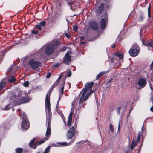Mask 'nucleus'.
<instances>
[{"label":"nucleus","mask_w":153,"mask_h":153,"mask_svg":"<svg viewBox=\"0 0 153 153\" xmlns=\"http://www.w3.org/2000/svg\"><path fill=\"white\" fill-rule=\"evenodd\" d=\"M50 93H48L46 96L45 100V105L47 117L46 123L48 124L45 134L46 136L44 140L37 142L34 146H33V144L35 140V138H34L31 140L29 143V145L30 147L34 149H36L37 146L43 143L45 140H48L51 133V122L50 120L51 113L50 108Z\"/></svg>","instance_id":"nucleus-1"},{"label":"nucleus","mask_w":153,"mask_h":153,"mask_svg":"<svg viewBox=\"0 0 153 153\" xmlns=\"http://www.w3.org/2000/svg\"><path fill=\"white\" fill-rule=\"evenodd\" d=\"M9 96L10 97L12 96L10 98V101L13 103L9 104L6 106L4 110H6L10 109L12 107L13 104L14 105H17L21 103H26L31 99L28 95L23 91H17L14 94L12 92L9 94Z\"/></svg>","instance_id":"nucleus-2"},{"label":"nucleus","mask_w":153,"mask_h":153,"mask_svg":"<svg viewBox=\"0 0 153 153\" xmlns=\"http://www.w3.org/2000/svg\"><path fill=\"white\" fill-rule=\"evenodd\" d=\"M94 84L93 82L87 83L85 88L81 91L80 94V100L78 104L76 100L73 101L72 103V108L76 107L77 108H80L83 106V103L85 101L93 92L92 90V87Z\"/></svg>","instance_id":"nucleus-3"},{"label":"nucleus","mask_w":153,"mask_h":153,"mask_svg":"<svg viewBox=\"0 0 153 153\" xmlns=\"http://www.w3.org/2000/svg\"><path fill=\"white\" fill-rule=\"evenodd\" d=\"M59 42L57 40L52 41L50 43L43 47L42 50H45V53L48 55L52 54L54 52L55 48L59 44Z\"/></svg>","instance_id":"nucleus-4"},{"label":"nucleus","mask_w":153,"mask_h":153,"mask_svg":"<svg viewBox=\"0 0 153 153\" xmlns=\"http://www.w3.org/2000/svg\"><path fill=\"white\" fill-rule=\"evenodd\" d=\"M20 115L22 116V123L21 124V128L23 130H26L28 129L29 127V124L28 119L26 117L25 113L19 110Z\"/></svg>","instance_id":"nucleus-5"},{"label":"nucleus","mask_w":153,"mask_h":153,"mask_svg":"<svg viewBox=\"0 0 153 153\" xmlns=\"http://www.w3.org/2000/svg\"><path fill=\"white\" fill-rule=\"evenodd\" d=\"M146 79L145 78L140 79L137 82V88L140 89L144 87L146 84Z\"/></svg>","instance_id":"nucleus-6"},{"label":"nucleus","mask_w":153,"mask_h":153,"mask_svg":"<svg viewBox=\"0 0 153 153\" xmlns=\"http://www.w3.org/2000/svg\"><path fill=\"white\" fill-rule=\"evenodd\" d=\"M28 63L33 69L38 68L40 65V62L36 61L33 59L29 60Z\"/></svg>","instance_id":"nucleus-7"},{"label":"nucleus","mask_w":153,"mask_h":153,"mask_svg":"<svg viewBox=\"0 0 153 153\" xmlns=\"http://www.w3.org/2000/svg\"><path fill=\"white\" fill-rule=\"evenodd\" d=\"M75 132V129L74 127H72L68 130L67 134L66 137L68 139H71L72 138Z\"/></svg>","instance_id":"nucleus-8"},{"label":"nucleus","mask_w":153,"mask_h":153,"mask_svg":"<svg viewBox=\"0 0 153 153\" xmlns=\"http://www.w3.org/2000/svg\"><path fill=\"white\" fill-rule=\"evenodd\" d=\"M71 53L70 51H68L64 58V61L65 62L66 64H68L71 62V57L69 55Z\"/></svg>","instance_id":"nucleus-9"},{"label":"nucleus","mask_w":153,"mask_h":153,"mask_svg":"<svg viewBox=\"0 0 153 153\" xmlns=\"http://www.w3.org/2000/svg\"><path fill=\"white\" fill-rule=\"evenodd\" d=\"M139 51L138 49L132 48L130 49L129 53L131 56H137Z\"/></svg>","instance_id":"nucleus-10"},{"label":"nucleus","mask_w":153,"mask_h":153,"mask_svg":"<svg viewBox=\"0 0 153 153\" xmlns=\"http://www.w3.org/2000/svg\"><path fill=\"white\" fill-rule=\"evenodd\" d=\"M107 20L106 17L102 18L100 21L101 27L102 29L106 27V22Z\"/></svg>","instance_id":"nucleus-11"},{"label":"nucleus","mask_w":153,"mask_h":153,"mask_svg":"<svg viewBox=\"0 0 153 153\" xmlns=\"http://www.w3.org/2000/svg\"><path fill=\"white\" fill-rule=\"evenodd\" d=\"M143 44L145 46H150L152 48L153 47V40L151 41V42L147 41L145 42L143 40H142Z\"/></svg>","instance_id":"nucleus-12"},{"label":"nucleus","mask_w":153,"mask_h":153,"mask_svg":"<svg viewBox=\"0 0 153 153\" xmlns=\"http://www.w3.org/2000/svg\"><path fill=\"white\" fill-rule=\"evenodd\" d=\"M90 26L91 28L94 30H96L98 28V24L95 22H91L90 23Z\"/></svg>","instance_id":"nucleus-13"},{"label":"nucleus","mask_w":153,"mask_h":153,"mask_svg":"<svg viewBox=\"0 0 153 153\" xmlns=\"http://www.w3.org/2000/svg\"><path fill=\"white\" fill-rule=\"evenodd\" d=\"M72 114V111H71L68 117V125L69 127L70 126L71 124Z\"/></svg>","instance_id":"nucleus-14"},{"label":"nucleus","mask_w":153,"mask_h":153,"mask_svg":"<svg viewBox=\"0 0 153 153\" xmlns=\"http://www.w3.org/2000/svg\"><path fill=\"white\" fill-rule=\"evenodd\" d=\"M105 5L104 6V4L103 3H101L100 4V6L98 8V10L97 11V13H102V10L104 7H105Z\"/></svg>","instance_id":"nucleus-15"},{"label":"nucleus","mask_w":153,"mask_h":153,"mask_svg":"<svg viewBox=\"0 0 153 153\" xmlns=\"http://www.w3.org/2000/svg\"><path fill=\"white\" fill-rule=\"evenodd\" d=\"M114 55L118 57L120 59H123V53H120L119 52H117L115 53Z\"/></svg>","instance_id":"nucleus-16"},{"label":"nucleus","mask_w":153,"mask_h":153,"mask_svg":"<svg viewBox=\"0 0 153 153\" xmlns=\"http://www.w3.org/2000/svg\"><path fill=\"white\" fill-rule=\"evenodd\" d=\"M73 140H71V142L69 143H67L66 142H61L58 143V144L61 145H62L63 146H68L70 145L71 143L73 142Z\"/></svg>","instance_id":"nucleus-17"},{"label":"nucleus","mask_w":153,"mask_h":153,"mask_svg":"<svg viewBox=\"0 0 153 153\" xmlns=\"http://www.w3.org/2000/svg\"><path fill=\"white\" fill-rule=\"evenodd\" d=\"M137 143L135 142L134 139H133L132 143L131 145V149H132L134 148L136 146Z\"/></svg>","instance_id":"nucleus-18"},{"label":"nucleus","mask_w":153,"mask_h":153,"mask_svg":"<svg viewBox=\"0 0 153 153\" xmlns=\"http://www.w3.org/2000/svg\"><path fill=\"white\" fill-rule=\"evenodd\" d=\"M8 81L11 83L15 81V79L13 76H12L9 78Z\"/></svg>","instance_id":"nucleus-19"},{"label":"nucleus","mask_w":153,"mask_h":153,"mask_svg":"<svg viewBox=\"0 0 153 153\" xmlns=\"http://www.w3.org/2000/svg\"><path fill=\"white\" fill-rule=\"evenodd\" d=\"M65 84V81L64 80L63 81V86L61 88L60 90V92L61 93V95H62L63 94V90H64V85ZM61 95V94L60 93V94H59V98L60 97V96Z\"/></svg>","instance_id":"nucleus-20"},{"label":"nucleus","mask_w":153,"mask_h":153,"mask_svg":"<svg viewBox=\"0 0 153 153\" xmlns=\"http://www.w3.org/2000/svg\"><path fill=\"white\" fill-rule=\"evenodd\" d=\"M150 89L152 91L153 90V80L152 79L150 80L149 82Z\"/></svg>","instance_id":"nucleus-21"},{"label":"nucleus","mask_w":153,"mask_h":153,"mask_svg":"<svg viewBox=\"0 0 153 153\" xmlns=\"http://www.w3.org/2000/svg\"><path fill=\"white\" fill-rule=\"evenodd\" d=\"M16 153H21L23 151V149L20 148H17L16 149Z\"/></svg>","instance_id":"nucleus-22"},{"label":"nucleus","mask_w":153,"mask_h":153,"mask_svg":"<svg viewBox=\"0 0 153 153\" xmlns=\"http://www.w3.org/2000/svg\"><path fill=\"white\" fill-rule=\"evenodd\" d=\"M105 73V72H100L99 74L97 75L96 76V77L97 79H98L101 76L103 75Z\"/></svg>","instance_id":"nucleus-23"},{"label":"nucleus","mask_w":153,"mask_h":153,"mask_svg":"<svg viewBox=\"0 0 153 153\" xmlns=\"http://www.w3.org/2000/svg\"><path fill=\"white\" fill-rule=\"evenodd\" d=\"M51 147V146H48L45 150L43 153H48L50 150V149Z\"/></svg>","instance_id":"nucleus-24"},{"label":"nucleus","mask_w":153,"mask_h":153,"mask_svg":"<svg viewBox=\"0 0 153 153\" xmlns=\"http://www.w3.org/2000/svg\"><path fill=\"white\" fill-rule=\"evenodd\" d=\"M61 76H60L59 77L58 79L56 81V82L54 84H53L54 86L56 87V86L58 85V82H59V80L61 79Z\"/></svg>","instance_id":"nucleus-25"},{"label":"nucleus","mask_w":153,"mask_h":153,"mask_svg":"<svg viewBox=\"0 0 153 153\" xmlns=\"http://www.w3.org/2000/svg\"><path fill=\"white\" fill-rule=\"evenodd\" d=\"M148 16L150 17L151 16V12H150V4H149V7L148 9Z\"/></svg>","instance_id":"nucleus-26"},{"label":"nucleus","mask_w":153,"mask_h":153,"mask_svg":"<svg viewBox=\"0 0 153 153\" xmlns=\"http://www.w3.org/2000/svg\"><path fill=\"white\" fill-rule=\"evenodd\" d=\"M109 128L110 129L111 131L112 132H113L114 131V128L113 125L110 124L109 125Z\"/></svg>","instance_id":"nucleus-27"},{"label":"nucleus","mask_w":153,"mask_h":153,"mask_svg":"<svg viewBox=\"0 0 153 153\" xmlns=\"http://www.w3.org/2000/svg\"><path fill=\"white\" fill-rule=\"evenodd\" d=\"M46 22L45 21H42L39 23V25L42 26H44Z\"/></svg>","instance_id":"nucleus-28"},{"label":"nucleus","mask_w":153,"mask_h":153,"mask_svg":"<svg viewBox=\"0 0 153 153\" xmlns=\"http://www.w3.org/2000/svg\"><path fill=\"white\" fill-rule=\"evenodd\" d=\"M5 84V82H2L0 83V90L1 89V88L3 87Z\"/></svg>","instance_id":"nucleus-29"},{"label":"nucleus","mask_w":153,"mask_h":153,"mask_svg":"<svg viewBox=\"0 0 153 153\" xmlns=\"http://www.w3.org/2000/svg\"><path fill=\"white\" fill-rule=\"evenodd\" d=\"M32 33L34 34L35 35H36L38 34V32L37 30H31Z\"/></svg>","instance_id":"nucleus-30"},{"label":"nucleus","mask_w":153,"mask_h":153,"mask_svg":"<svg viewBox=\"0 0 153 153\" xmlns=\"http://www.w3.org/2000/svg\"><path fill=\"white\" fill-rule=\"evenodd\" d=\"M138 46L136 44H134L132 46V48L138 49Z\"/></svg>","instance_id":"nucleus-31"},{"label":"nucleus","mask_w":153,"mask_h":153,"mask_svg":"<svg viewBox=\"0 0 153 153\" xmlns=\"http://www.w3.org/2000/svg\"><path fill=\"white\" fill-rule=\"evenodd\" d=\"M29 82L28 81H26L23 83V85L24 86L27 87L29 85Z\"/></svg>","instance_id":"nucleus-32"},{"label":"nucleus","mask_w":153,"mask_h":153,"mask_svg":"<svg viewBox=\"0 0 153 153\" xmlns=\"http://www.w3.org/2000/svg\"><path fill=\"white\" fill-rule=\"evenodd\" d=\"M140 137V133L139 132L138 135V136H137V141H136L137 142H138L139 141Z\"/></svg>","instance_id":"nucleus-33"},{"label":"nucleus","mask_w":153,"mask_h":153,"mask_svg":"<svg viewBox=\"0 0 153 153\" xmlns=\"http://www.w3.org/2000/svg\"><path fill=\"white\" fill-rule=\"evenodd\" d=\"M40 25H36L35 27L38 28L39 30H41L42 29V28Z\"/></svg>","instance_id":"nucleus-34"},{"label":"nucleus","mask_w":153,"mask_h":153,"mask_svg":"<svg viewBox=\"0 0 153 153\" xmlns=\"http://www.w3.org/2000/svg\"><path fill=\"white\" fill-rule=\"evenodd\" d=\"M73 30L75 31H76L77 30V27L76 26V25H74L73 26Z\"/></svg>","instance_id":"nucleus-35"},{"label":"nucleus","mask_w":153,"mask_h":153,"mask_svg":"<svg viewBox=\"0 0 153 153\" xmlns=\"http://www.w3.org/2000/svg\"><path fill=\"white\" fill-rule=\"evenodd\" d=\"M120 107H119L118 108L117 110V114H120Z\"/></svg>","instance_id":"nucleus-36"},{"label":"nucleus","mask_w":153,"mask_h":153,"mask_svg":"<svg viewBox=\"0 0 153 153\" xmlns=\"http://www.w3.org/2000/svg\"><path fill=\"white\" fill-rule=\"evenodd\" d=\"M84 39V38L83 37H80V40H81V44H84L85 43V42H82V40H83Z\"/></svg>","instance_id":"nucleus-37"},{"label":"nucleus","mask_w":153,"mask_h":153,"mask_svg":"<svg viewBox=\"0 0 153 153\" xmlns=\"http://www.w3.org/2000/svg\"><path fill=\"white\" fill-rule=\"evenodd\" d=\"M144 19V17L143 16H141L140 18L139 19V20L140 21H142Z\"/></svg>","instance_id":"nucleus-38"},{"label":"nucleus","mask_w":153,"mask_h":153,"mask_svg":"<svg viewBox=\"0 0 153 153\" xmlns=\"http://www.w3.org/2000/svg\"><path fill=\"white\" fill-rule=\"evenodd\" d=\"M68 4H69V5H70V7H71V9L72 10H73L72 6L73 5V3L72 2H71V3L69 2Z\"/></svg>","instance_id":"nucleus-39"},{"label":"nucleus","mask_w":153,"mask_h":153,"mask_svg":"<svg viewBox=\"0 0 153 153\" xmlns=\"http://www.w3.org/2000/svg\"><path fill=\"white\" fill-rule=\"evenodd\" d=\"M71 71H69L68 72V73L67 74V77H69V76H71Z\"/></svg>","instance_id":"nucleus-40"},{"label":"nucleus","mask_w":153,"mask_h":153,"mask_svg":"<svg viewBox=\"0 0 153 153\" xmlns=\"http://www.w3.org/2000/svg\"><path fill=\"white\" fill-rule=\"evenodd\" d=\"M120 120H119L118 123V131H119L120 130Z\"/></svg>","instance_id":"nucleus-41"},{"label":"nucleus","mask_w":153,"mask_h":153,"mask_svg":"<svg viewBox=\"0 0 153 153\" xmlns=\"http://www.w3.org/2000/svg\"><path fill=\"white\" fill-rule=\"evenodd\" d=\"M50 76H51V74L50 73H48L47 75V76H46V77L47 78H49L50 77Z\"/></svg>","instance_id":"nucleus-42"},{"label":"nucleus","mask_w":153,"mask_h":153,"mask_svg":"<svg viewBox=\"0 0 153 153\" xmlns=\"http://www.w3.org/2000/svg\"><path fill=\"white\" fill-rule=\"evenodd\" d=\"M65 36L69 38L70 37V35L69 34H68L67 33L65 34Z\"/></svg>","instance_id":"nucleus-43"},{"label":"nucleus","mask_w":153,"mask_h":153,"mask_svg":"<svg viewBox=\"0 0 153 153\" xmlns=\"http://www.w3.org/2000/svg\"><path fill=\"white\" fill-rule=\"evenodd\" d=\"M153 68V60L151 64V69H152Z\"/></svg>","instance_id":"nucleus-44"},{"label":"nucleus","mask_w":153,"mask_h":153,"mask_svg":"<svg viewBox=\"0 0 153 153\" xmlns=\"http://www.w3.org/2000/svg\"><path fill=\"white\" fill-rule=\"evenodd\" d=\"M3 56H2L0 58V62H1L2 60H3Z\"/></svg>","instance_id":"nucleus-45"},{"label":"nucleus","mask_w":153,"mask_h":153,"mask_svg":"<svg viewBox=\"0 0 153 153\" xmlns=\"http://www.w3.org/2000/svg\"><path fill=\"white\" fill-rule=\"evenodd\" d=\"M55 87V86H54V85H53L51 87V89L53 90Z\"/></svg>","instance_id":"nucleus-46"},{"label":"nucleus","mask_w":153,"mask_h":153,"mask_svg":"<svg viewBox=\"0 0 153 153\" xmlns=\"http://www.w3.org/2000/svg\"><path fill=\"white\" fill-rule=\"evenodd\" d=\"M59 65V64L58 63H57L55 65H54V66L56 67H57L58 65Z\"/></svg>","instance_id":"nucleus-47"},{"label":"nucleus","mask_w":153,"mask_h":153,"mask_svg":"<svg viewBox=\"0 0 153 153\" xmlns=\"http://www.w3.org/2000/svg\"><path fill=\"white\" fill-rule=\"evenodd\" d=\"M150 110L151 111L153 112V106H152L151 108H150Z\"/></svg>","instance_id":"nucleus-48"},{"label":"nucleus","mask_w":153,"mask_h":153,"mask_svg":"<svg viewBox=\"0 0 153 153\" xmlns=\"http://www.w3.org/2000/svg\"><path fill=\"white\" fill-rule=\"evenodd\" d=\"M132 110V108H131L129 110V112L131 113Z\"/></svg>","instance_id":"nucleus-49"},{"label":"nucleus","mask_w":153,"mask_h":153,"mask_svg":"<svg viewBox=\"0 0 153 153\" xmlns=\"http://www.w3.org/2000/svg\"><path fill=\"white\" fill-rule=\"evenodd\" d=\"M66 50V48H65V49H64L63 50H62V51H65Z\"/></svg>","instance_id":"nucleus-50"},{"label":"nucleus","mask_w":153,"mask_h":153,"mask_svg":"<svg viewBox=\"0 0 153 153\" xmlns=\"http://www.w3.org/2000/svg\"><path fill=\"white\" fill-rule=\"evenodd\" d=\"M115 47V45H112V48H114Z\"/></svg>","instance_id":"nucleus-51"},{"label":"nucleus","mask_w":153,"mask_h":153,"mask_svg":"<svg viewBox=\"0 0 153 153\" xmlns=\"http://www.w3.org/2000/svg\"><path fill=\"white\" fill-rule=\"evenodd\" d=\"M114 57H113L112 58V59H111V61L112 62H113L114 61Z\"/></svg>","instance_id":"nucleus-52"},{"label":"nucleus","mask_w":153,"mask_h":153,"mask_svg":"<svg viewBox=\"0 0 153 153\" xmlns=\"http://www.w3.org/2000/svg\"><path fill=\"white\" fill-rule=\"evenodd\" d=\"M11 70H12V69H11V68H10L9 69V70L10 71H11Z\"/></svg>","instance_id":"nucleus-53"},{"label":"nucleus","mask_w":153,"mask_h":153,"mask_svg":"<svg viewBox=\"0 0 153 153\" xmlns=\"http://www.w3.org/2000/svg\"><path fill=\"white\" fill-rule=\"evenodd\" d=\"M143 126H142V130H143Z\"/></svg>","instance_id":"nucleus-54"},{"label":"nucleus","mask_w":153,"mask_h":153,"mask_svg":"<svg viewBox=\"0 0 153 153\" xmlns=\"http://www.w3.org/2000/svg\"><path fill=\"white\" fill-rule=\"evenodd\" d=\"M52 146H54V145H52Z\"/></svg>","instance_id":"nucleus-55"},{"label":"nucleus","mask_w":153,"mask_h":153,"mask_svg":"<svg viewBox=\"0 0 153 153\" xmlns=\"http://www.w3.org/2000/svg\"><path fill=\"white\" fill-rule=\"evenodd\" d=\"M36 153H40L38 152H37Z\"/></svg>","instance_id":"nucleus-56"},{"label":"nucleus","mask_w":153,"mask_h":153,"mask_svg":"<svg viewBox=\"0 0 153 153\" xmlns=\"http://www.w3.org/2000/svg\"><path fill=\"white\" fill-rule=\"evenodd\" d=\"M59 100H60V99H59V100H58V102H59Z\"/></svg>","instance_id":"nucleus-57"},{"label":"nucleus","mask_w":153,"mask_h":153,"mask_svg":"<svg viewBox=\"0 0 153 153\" xmlns=\"http://www.w3.org/2000/svg\"><path fill=\"white\" fill-rule=\"evenodd\" d=\"M152 102L153 103V99L152 100Z\"/></svg>","instance_id":"nucleus-58"},{"label":"nucleus","mask_w":153,"mask_h":153,"mask_svg":"<svg viewBox=\"0 0 153 153\" xmlns=\"http://www.w3.org/2000/svg\"><path fill=\"white\" fill-rule=\"evenodd\" d=\"M148 48V49H149V48Z\"/></svg>","instance_id":"nucleus-59"}]
</instances>
